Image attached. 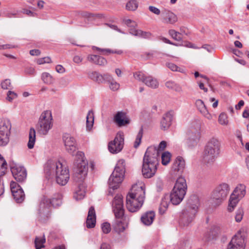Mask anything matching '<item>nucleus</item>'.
<instances>
[{"label":"nucleus","instance_id":"f257e3e1","mask_svg":"<svg viewBox=\"0 0 249 249\" xmlns=\"http://www.w3.org/2000/svg\"><path fill=\"white\" fill-rule=\"evenodd\" d=\"M44 172L49 178L55 176L56 182L60 185H65L70 178L68 167L56 160H50L45 164Z\"/></svg>","mask_w":249,"mask_h":249},{"label":"nucleus","instance_id":"f03ea898","mask_svg":"<svg viewBox=\"0 0 249 249\" xmlns=\"http://www.w3.org/2000/svg\"><path fill=\"white\" fill-rule=\"evenodd\" d=\"M158 164V152L157 150L155 147H148L143 159L142 170L143 176L147 178L153 177L157 171Z\"/></svg>","mask_w":249,"mask_h":249},{"label":"nucleus","instance_id":"7ed1b4c3","mask_svg":"<svg viewBox=\"0 0 249 249\" xmlns=\"http://www.w3.org/2000/svg\"><path fill=\"white\" fill-rule=\"evenodd\" d=\"M112 209L115 216L113 224L114 230L120 233L124 231L126 225L123 222L124 210L123 206V196L121 195H117L112 201Z\"/></svg>","mask_w":249,"mask_h":249},{"label":"nucleus","instance_id":"20e7f679","mask_svg":"<svg viewBox=\"0 0 249 249\" xmlns=\"http://www.w3.org/2000/svg\"><path fill=\"white\" fill-rule=\"evenodd\" d=\"M188 206L183 210L180 223L184 226H188L194 219L199 206L197 196H192L188 201Z\"/></svg>","mask_w":249,"mask_h":249},{"label":"nucleus","instance_id":"39448f33","mask_svg":"<svg viewBox=\"0 0 249 249\" xmlns=\"http://www.w3.org/2000/svg\"><path fill=\"white\" fill-rule=\"evenodd\" d=\"M221 143L215 137L210 138L206 143L203 153V159L207 163H213L220 152Z\"/></svg>","mask_w":249,"mask_h":249},{"label":"nucleus","instance_id":"423d86ee","mask_svg":"<svg viewBox=\"0 0 249 249\" xmlns=\"http://www.w3.org/2000/svg\"><path fill=\"white\" fill-rule=\"evenodd\" d=\"M145 186L144 183L142 181H138L135 184H133L132 188L128 193V206L132 210H135V207H132V204L133 200H135V198L138 199L137 207L142 206L143 204L145 198Z\"/></svg>","mask_w":249,"mask_h":249},{"label":"nucleus","instance_id":"0eeeda50","mask_svg":"<svg viewBox=\"0 0 249 249\" xmlns=\"http://www.w3.org/2000/svg\"><path fill=\"white\" fill-rule=\"evenodd\" d=\"M125 162L124 160H119L115 166V169L108 179L109 188L115 190L118 188L119 184L124 179L125 171Z\"/></svg>","mask_w":249,"mask_h":249},{"label":"nucleus","instance_id":"6e6552de","mask_svg":"<svg viewBox=\"0 0 249 249\" xmlns=\"http://www.w3.org/2000/svg\"><path fill=\"white\" fill-rule=\"evenodd\" d=\"M53 121L52 112L47 110L40 114L38 122L36 124L37 133L42 136L48 135L50 130L53 128Z\"/></svg>","mask_w":249,"mask_h":249},{"label":"nucleus","instance_id":"1a4fd4ad","mask_svg":"<svg viewBox=\"0 0 249 249\" xmlns=\"http://www.w3.org/2000/svg\"><path fill=\"white\" fill-rule=\"evenodd\" d=\"M76 157L79 159L75 163V167L74 169L73 178L77 182L83 181L86 177L88 166L87 161L84 160V153L81 151L77 152Z\"/></svg>","mask_w":249,"mask_h":249},{"label":"nucleus","instance_id":"9d476101","mask_svg":"<svg viewBox=\"0 0 249 249\" xmlns=\"http://www.w3.org/2000/svg\"><path fill=\"white\" fill-rule=\"evenodd\" d=\"M230 191L229 185L223 183L215 188L213 191L211 199L215 205L220 204L227 197Z\"/></svg>","mask_w":249,"mask_h":249},{"label":"nucleus","instance_id":"9b49d317","mask_svg":"<svg viewBox=\"0 0 249 249\" xmlns=\"http://www.w3.org/2000/svg\"><path fill=\"white\" fill-rule=\"evenodd\" d=\"M246 228H242L231 238L228 244L227 249H244L245 238L247 234Z\"/></svg>","mask_w":249,"mask_h":249},{"label":"nucleus","instance_id":"f8f14e48","mask_svg":"<svg viewBox=\"0 0 249 249\" xmlns=\"http://www.w3.org/2000/svg\"><path fill=\"white\" fill-rule=\"evenodd\" d=\"M124 145V136L123 132L117 133L113 140L108 143V149L109 152L115 154L120 152Z\"/></svg>","mask_w":249,"mask_h":249},{"label":"nucleus","instance_id":"ddd939ff","mask_svg":"<svg viewBox=\"0 0 249 249\" xmlns=\"http://www.w3.org/2000/svg\"><path fill=\"white\" fill-rule=\"evenodd\" d=\"M11 124L8 119H3L0 121V145L3 146L9 142V136Z\"/></svg>","mask_w":249,"mask_h":249},{"label":"nucleus","instance_id":"4468645a","mask_svg":"<svg viewBox=\"0 0 249 249\" xmlns=\"http://www.w3.org/2000/svg\"><path fill=\"white\" fill-rule=\"evenodd\" d=\"M62 140L65 150L69 154L73 155L77 149V143L75 138L71 134L65 133L62 136Z\"/></svg>","mask_w":249,"mask_h":249},{"label":"nucleus","instance_id":"2eb2a0df","mask_svg":"<svg viewBox=\"0 0 249 249\" xmlns=\"http://www.w3.org/2000/svg\"><path fill=\"white\" fill-rule=\"evenodd\" d=\"M200 137V133L194 129L189 130L186 133V139L185 141V145L191 148L196 146Z\"/></svg>","mask_w":249,"mask_h":249},{"label":"nucleus","instance_id":"dca6fc26","mask_svg":"<svg viewBox=\"0 0 249 249\" xmlns=\"http://www.w3.org/2000/svg\"><path fill=\"white\" fill-rule=\"evenodd\" d=\"M187 189V185L186 179L184 177H180L177 179L172 191L185 196Z\"/></svg>","mask_w":249,"mask_h":249},{"label":"nucleus","instance_id":"f3484780","mask_svg":"<svg viewBox=\"0 0 249 249\" xmlns=\"http://www.w3.org/2000/svg\"><path fill=\"white\" fill-rule=\"evenodd\" d=\"M185 167L184 159L180 156L178 157L172 166L171 172L174 175L181 174Z\"/></svg>","mask_w":249,"mask_h":249},{"label":"nucleus","instance_id":"a211bd4d","mask_svg":"<svg viewBox=\"0 0 249 249\" xmlns=\"http://www.w3.org/2000/svg\"><path fill=\"white\" fill-rule=\"evenodd\" d=\"M197 110L204 118L208 120L213 119V115L210 113L204 102L201 99H197L195 102Z\"/></svg>","mask_w":249,"mask_h":249},{"label":"nucleus","instance_id":"6ab92c4d","mask_svg":"<svg viewBox=\"0 0 249 249\" xmlns=\"http://www.w3.org/2000/svg\"><path fill=\"white\" fill-rule=\"evenodd\" d=\"M114 121L118 126L121 127L129 123V120L126 113L124 111H118L114 117Z\"/></svg>","mask_w":249,"mask_h":249},{"label":"nucleus","instance_id":"aec40b11","mask_svg":"<svg viewBox=\"0 0 249 249\" xmlns=\"http://www.w3.org/2000/svg\"><path fill=\"white\" fill-rule=\"evenodd\" d=\"M173 115V112L172 111L164 114L160 122V128L161 129L165 130L169 128L172 124Z\"/></svg>","mask_w":249,"mask_h":249},{"label":"nucleus","instance_id":"412c9836","mask_svg":"<svg viewBox=\"0 0 249 249\" xmlns=\"http://www.w3.org/2000/svg\"><path fill=\"white\" fill-rule=\"evenodd\" d=\"M161 16L163 22L166 23L173 24L178 20L176 15L169 10H165L162 11Z\"/></svg>","mask_w":249,"mask_h":249},{"label":"nucleus","instance_id":"4be33fe9","mask_svg":"<svg viewBox=\"0 0 249 249\" xmlns=\"http://www.w3.org/2000/svg\"><path fill=\"white\" fill-rule=\"evenodd\" d=\"M96 224V214L94 208L91 206L89 208L86 221L87 227L88 228H92Z\"/></svg>","mask_w":249,"mask_h":249},{"label":"nucleus","instance_id":"5701e85b","mask_svg":"<svg viewBox=\"0 0 249 249\" xmlns=\"http://www.w3.org/2000/svg\"><path fill=\"white\" fill-rule=\"evenodd\" d=\"M51 207V199L44 197L40 202L38 211L40 213H47Z\"/></svg>","mask_w":249,"mask_h":249},{"label":"nucleus","instance_id":"b1692460","mask_svg":"<svg viewBox=\"0 0 249 249\" xmlns=\"http://www.w3.org/2000/svg\"><path fill=\"white\" fill-rule=\"evenodd\" d=\"M220 233L219 228L213 227L208 231L204 235V238L206 241H211L216 239Z\"/></svg>","mask_w":249,"mask_h":249},{"label":"nucleus","instance_id":"393cba45","mask_svg":"<svg viewBox=\"0 0 249 249\" xmlns=\"http://www.w3.org/2000/svg\"><path fill=\"white\" fill-rule=\"evenodd\" d=\"M155 213L154 211H148L143 214L141 218L142 222L145 225H151L155 218Z\"/></svg>","mask_w":249,"mask_h":249},{"label":"nucleus","instance_id":"a878e982","mask_svg":"<svg viewBox=\"0 0 249 249\" xmlns=\"http://www.w3.org/2000/svg\"><path fill=\"white\" fill-rule=\"evenodd\" d=\"M246 194V186L243 184H239L234 189L231 195L241 199Z\"/></svg>","mask_w":249,"mask_h":249},{"label":"nucleus","instance_id":"bb28decb","mask_svg":"<svg viewBox=\"0 0 249 249\" xmlns=\"http://www.w3.org/2000/svg\"><path fill=\"white\" fill-rule=\"evenodd\" d=\"M87 59L90 62L99 66H103L107 64V61L105 58L98 55H89Z\"/></svg>","mask_w":249,"mask_h":249},{"label":"nucleus","instance_id":"cd10ccee","mask_svg":"<svg viewBox=\"0 0 249 249\" xmlns=\"http://www.w3.org/2000/svg\"><path fill=\"white\" fill-rule=\"evenodd\" d=\"M86 194V186L83 183H79L78 186L75 188L74 197L76 200L83 199Z\"/></svg>","mask_w":249,"mask_h":249},{"label":"nucleus","instance_id":"c85d7f7f","mask_svg":"<svg viewBox=\"0 0 249 249\" xmlns=\"http://www.w3.org/2000/svg\"><path fill=\"white\" fill-rule=\"evenodd\" d=\"M27 178V171L21 165H17V181H24Z\"/></svg>","mask_w":249,"mask_h":249},{"label":"nucleus","instance_id":"c756f323","mask_svg":"<svg viewBox=\"0 0 249 249\" xmlns=\"http://www.w3.org/2000/svg\"><path fill=\"white\" fill-rule=\"evenodd\" d=\"M129 33L133 36L145 39L150 38L152 36V34L150 32H145L141 30H137L134 28L130 29Z\"/></svg>","mask_w":249,"mask_h":249},{"label":"nucleus","instance_id":"7c9ffc66","mask_svg":"<svg viewBox=\"0 0 249 249\" xmlns=\"http://www.w3.org/2000/svg\"><path fill=\"white\" fill-rule=\"evenodd\" d=\"M143 83L146 86L152 89H156L159 87L157 79L150 75L146 76Z\"/></svg>","mask_w":249,"mask_h":249},{"label":"nucleus","instance_id":"2f4dec72","mask_svg":"<svg viewBox=\"0 0 249 249\" xmlns=\"http://www.w3.org/2000/svg\"><path fill=\"white\" fill-rule=\"evenodd\" d=\"M184 196L172 191L170 196V201L173 205H178L182 201Z\"/></svg>","mask_w":249,"mask_h":249},{"label":"nucleus","instance_id":"473e14b6","mask_svg":"<svg viewBox=\"0 0 249 249\" xmlns=\"http://www.w3.org/2000/svg\"><path fill=\"white\" fill-rule=\"evenodd\" d=\"M36 132L35 128L32 127L30 129L29 134V141L27 144L28 148L32 149L35 145L36 140Z\"/></svg>","mask_w":249,"mask_h":249},{"label":"nucleus","instance_id":"72a5a7b5","mask_svg":"<svg viewBox=\"0 0 249 249\" xmlns=\"http://www.w3.org/2000/svg\"><path fill=\"white\" fill-rule=\"evenodd\" d=\"M25 197V195L23 189L20 185L17 184V203H22Z\"/></svg>","mask_w":249,"mask_h":249},{"label":"nucleus","instance_id":"f704fd0d","mask_svg":"<svg viewBox=\"0 0 249 249\" xmlns=\"http://www.w3.org/2000/svg\"><path fill=\"white\" fill-rule=\"evenodd\" d=\"M86 126L87 129L90 130L94 123V113L92 111L89 110L87 115Z\"/></svg>","mask_w":249,"mask_h":249},{"label":"nucleus","instance_id":"c9c22d12","mask_svg":"<svg viewBox=\"0 0 249 249\" xmlns=\"http://www.w3.org/2000/svg\"><path fill=\"white\" fill-rule=\"evenodd\" d=\"M166 87L170 89H173L176 92H181L182 91L181 87L174 81H169L165 84Z\"/></svg>","mask_w":249,"mask_h":249},{"label":"nucleus","instance_id":"e433bc0d","mask_svg":"<svg viewBox=\"0 0 249 249\" xmlns=\"http://www.w3.org/2000/svg\"><path fill=\"white\" fill-rule=\"evenodd\" d=\"M240 200V199L231 195L228 207V211L230 212H232Z\"/></svg>","mask_w":249,"mask_h":249},{"label":"nucleus","instance_id":"4c0bfd02","mask_svg":"<svg viewBox=\"0 0 249 249\" xmlns=\"http://www.w3.org/2000/svg\"><path fill=\"white\" fill-rule=\"evenodd\" d=\"M168 34L173 39L176 41H180L182 39V33L177 32L175 30H169Z\"/></svg>","mask_w":249,"mask_h":249},{"label":"nucleus","instance_id":"58836bf2","mask_svg":"<svg viewBox=\"0 0 249 249\" xmlns=\"http://www.w3.org/2000/svg\"><path fill=\"white\" fill-rule=\"evenodd\" d=\"M88 76L93 81L98 83H100L102 80V74H100L97 71L90 72L88 74Z\"/></svg>","mask_w":249,"mask_h":249},{"label":"nucleus","instance_id":"ea45409f","mask_svg":"<svg viewBox=\"0 0 249 249\" xmlns=\"http://www.w3.org/2000/svg\"><path fill=\"white\" fill-rule=\"evenodd\" d=\"M135 199H136V200H133L134 201H133V203L132 204V207H135V208L136 209L135 210H134V209H132V210H131L130 208V207H129V206H128V195H127L126 196V208L129 212H132V213L137 212L142 206H139L138 207H137L138 205H137V203H138L137 202H138V199L135 198Z\"/></svg>","mask_w":249,"mask_h":249},{"label":"nucleus","instance_id":"a19ab883","mask_svg":"<svg viewBox=\"0 0 249 249\" xmlns=\"http://www.w3.org/2000/svg\"><path fill=\"white\" fill-rule=\"evenodd\" d=\"M51 207H57L62 204V196L60 194L56 195V197L51 199Z\"/></svg>","mask_w":249,"mask_h":249},{"label":"nucleus","instance_id":"79ce46f5","mask_svg":"<svg viewBox=\"0 0 249 249\" xmlns=\"http://www.w3.org/2000/svg\"><path fill=\"white\" fill-rule=\"evenodd\" d=\"M166 66L172 71H178L181 73H184L185 70L182 68H180L176 64L171 63V62H167L166 64Z\"/></svg>","mask_w":249,"mask_h":249},{"label":"nucleus","instance_id":"37998d69","mask_svg":"<svg viewBox=\"0 0 249 249\" xmlns=\"http://www.w3.org/2000/svg\"><path fill=\"white\" fill-rule=\"evenodd\" d=\"M218 121L221 125H227L229 124L227 114L224 112L221 113L219 115Z\"/></svg>","mask_w":249,"mask_h":249},{"label":"nucleus","instance_id":"c03bdc74","mask_svg":"<svg viewBox=\"0 0 249 249\" xmlns=\"http://www.w3.org/2000/svg\"><path fill=\"white\" fill-rule=\"evenodd\" d=\"M41 78L43 81L47 84H51L54 81L51 75L48 72H43L42 74Z\"/></svg>","mask_w":249,"mask_h":249},{"label":"nucleus","instance_id":"a18cd8bd","mask_svg":"<svg viewBox=\"0 0 249 249\" xmlns=\"http://www.w3.org/2000/svg\"><path fill=\"white\" fill-rule=\"evenodd\" d=\"M7 169V163L3 157L0 154V175H4Z\"/></svg>","mask_w":249,"mask_h":249},{"label":"nucleus","instance_id":"49530a36","mask_svg":"<svg viewBox=\"0 0 249 249\" xmlns=\"http://www.w3.org/2000/svg\"><path fill=\"white\" fill-rule=\"evenodd\" d=\"M45 242V238L44 237H37L35 239V244L36 249H41L44 247V244Z\"/></svg>","mask_w":249,"mask_h":249},{"label":"nucleus","instance_id":"de8ad7c7","mask_svg":"<svg viewBox=\"0 0 249 249\" xmlns=\"http://www.w3.org/2000/svg\"><path fill=\"white\" fill-rule=\"evenodd\" d=\"M171 155L169 152H165L161 155V163L164 165H167L171 160Z\"/></svg>","mask_w":249,"mask_h":249},{"label":"nucleus","instance_id":"09e8293b","mask_svg":"<svg viewBox=\"0 0 249 249\" xmlns=\"http://www.w3.org/2000/svg\"><path fill=\"white\" fill-rule=\"evenodd\" d=\"M143 135V128L142 127H141L139 132L138 133L135 141L134 143V147L136 148L139 147L140 144L141 143L142 138V137Z\"/></svg>","mask_w":249,"mask_h":249},{"label":"nucleus","instance_id":"8fccbe9b","mask_svg":"<svg viewBox=\"0 0 249 249\" xmlns=\"http://www.w3.org/2000/svg\"><path fill=\"white\" fill-rule=\"evenodd\" d=\"M138 6V3L136 0H130L126 4V8L129 11L136 10Z\"/></svg>","mask_w":249,"mask_h":249},{"label":"nucleus","instance_id":"3c124183","mask_svg":"<svg viewBox=\"0 0 249 249\" xmlns=\"http://www.w3.org/2000/svg\"><path fill=\"white\" fill-rule=\"evenodd\" d=\"M133 76L135 79L143 83L147 75L142 71H137L134 73Z\"/></svg>","mask_w":249,"mask_h":249},{"label":"nucleus","instance_id":"603ef678","mask_svg":"<svg viewBox=\"0 0 249 249\" xmlns=\"http://www.w3.org/2000/svg\"><path fill=\"white\" fill-rule=\"evenodd\" d=\"M244 215V211L242 208L238 209L236 212L235 216V221L237 222H240L242 218Z\"/></svg>","mask_w":249,"mask_h":249},{"label":"nucleus","instance_id":"864d4df0","mask_svg":"<svg viewBox=\"0 0 249 249\" xmlns=\"http://www.w3.org/2000/svg\"><path fill=\"white\" fill-rule=\"evenodd\" d=\"M101 229L104 233H108L111 231L110 225L108 222H104L101 225Z\"/></svg>","mask_w":249,"mask_h":249},{"label":"nucleus","instance_id":"5fc2aeb1","mask_svg":"<svg viewBox=\"0 0 249 249\" xmlns=\"http://www.w3.org/2000/svg\"><path fill=\"white\" fill-rule=\"evenodd\" d=\"M109 83V88L113 91L117 90L120 88V84L114 79L111 81Z\"/></svg>","mask_w":249,"mask_h":249},{"label":"nucleus","instance_id":"6e6d98bb","mask_svg":"<svg viewBox=\"0 0 249 249\" xmlns=\"http://www.w3.org/2000/svg\"><path fill=\"white\" fill-rule=\"evenodd\" d=\"M113 79V78L110 74L108 73H105L102 75V82H100V83H103L106 82L110 83Z\"/></svg>","mask_w":249,"mask_h":249},{"label":"nucleus","instance_id":"4d7b16f0","mask_svg":"<svg viewBox=\"0 0 249 249\" xmlns=\"http://www.w3.org/2000/svg\"><path fill=\"white\" fill-rule=\"evenodd\" d=\"M16 98V93L14 91H12L11 90H9L7 93V96L6 97V100L10 102H11L13 101L14 99Z\"/></svg>","mask_w":249,"mask_h":249},{"label":"nucleus","instance_id":"13d9d810","mask_svg":"<svg viewBox=\"0 0 249 249\" xmlns=\"http://www.w3.org/2000/svg\"><path fill=\"white\" fill-rule=\"evenodd\" d=\"M36 62L39 65L43 64L46 63H49L51 62V59L49 57H45L43 58H38L36 60Z\"/></svg>","mask_w":249,"mask_h":249},{"label":"nucleus","instance_id":"bf43d9fd","mask_svg":"<svg viewBox=\"0 0 249 249\" xmlns=\"http://www.w3.org/2000/svg\"><path fill=\"white\" fill-rule=\"evenodd\" d=\"M1 87L3 89H8L11 87V82L9 79H5L1 83Z\"/></svg>","mask_w":249,"mask_h":249},{"label":"nucleus","instance_id":"052dcab7","mask_svg":"<svg viewBox=\"0 0 249 249\" xmlns=\"http://www.w3.org/2000/svg\"><path fill=\"white\" fill-rule=\"evenodd\" d=\"M154 147V146H153ZM166 147V142L165 141H161L159 144L158 147H155L158 151V155H159V151H163Z\"/></svg>","mask_w":249,"mask_h":249},{"label":"nucleus","instance_id":"680f3d73","mask_svg":"<svg viewBox=\"0 0 249 249\" xmlns=\"http://www.w3.org/2000/svg\"><path fill=\"white\" fill-rule=\"evenodd\" d=\"M10 189L14 199L16 198V183L12 181L10 183Z\"/></svg>","mask_w":249,"mask_h":249},{"label":"nucleus","instance_id":"e2e57ef3","mask_svg":"<svg viewBox=\"0 0 249 249\" xmlns=\"http://www.w3.org/2000/svg\"><path fill=\"white\" fill-rule=\"evenodd\" d=\"M125 24L130 27H135L137 26V23L130 19H127L124 20Z\"/></svg>","mask_w":249,"mask_h":249},{"label":"nucleus","instance_id":"0e129e2a","mask_svg":"<svg viewBox=\"0 0 249 249\" xmlns=\"http://www.w3.org/2000/svg\"><path fill=\"white\" fill-rule=\"evenodd\" d=\"M149 10L154 14L159 15L160 13V11L159 9L158 8L153 6H150L149 7Z\"/></svg>","mask_w":249,"mask_h":249},{"label":"nucleus","instance_id":"69168bd1","mask_svg":"<svg viewBox=\"0 0 249 249\" xmlns=\"http://www.w3.org/2000/svg\"><path fill=\"white\" fill-rule=\"evenodd\" d=\"M105 25L107 26V27L110 28L111 29L117 31L122 33H124L123 32H121V31L118 28V27L116 25L112 24L111 23H106Z\"/></svg>","mask_w":249,"mask_h":249},{"label":"nucleus","instance_id":"338daca9","mask_svg":"<svg viewBox=\"0 0 249 249\" xmlns=\"http://www.w3.org/2000/svg\"><path fill=\"white\" fill-rule=\"evenodd\" d=\"M2 176L3 175H0V196H1L4 192V184L1 178V176Z\"/></svg>","mask_w":249,"mask_h":249},{"label":"nucleus","instance_id":"774afa93","mask_svg":"<svg viewBox=\"0 0 249 249\" xmlns=\"http://www.w3.org/2000/svg\"><path fill=\"white\" fill-rule=\"evenodd\" d=\"M56 71L60 73H64L65 71V68L61 65H58L55 67Z\"/></svg>","mask_w":249,"mask_h":249}]
</instances>
